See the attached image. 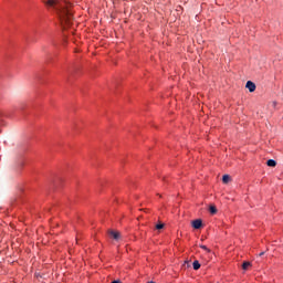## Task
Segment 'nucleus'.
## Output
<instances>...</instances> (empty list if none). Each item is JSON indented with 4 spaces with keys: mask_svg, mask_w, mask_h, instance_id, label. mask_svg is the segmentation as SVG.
<instances>
[{
    "mask_svg": "<svg viewBox=\"0 0 283 283\" xmlns=\"http://www.w3.org/2000/svg\"><path fill=\"white\" fill-rule=\"evenodd\" d=\"M43 3L46 6V8H53L55 10L61 24L63 27H70L72 25V22L74 21V17L72 14V3H70L67 0H42Z\"/></svg>",
    "mask_w": 283,
    "mask_h": 283,
    "instance_id": "obj_1",
    "label": "nucleus"
},
{
    "mask_svg": "<svg viewBox=\"0 0 283 283\" xmlns=\"http://www.w3.org/2000/svg\"><path fill=\"white\" fill-rule=\"evenodd\" d=\"M108 235L112 237L113 240H120V232L108 230Z\"/></svg>",
    "mask_w": 283,
    "mask_h": 283,
    "instance_id": "obj_2",
    "label": "nucleus"
},
{
    "mask_svg": "<svg viewBox=\"0 0 283 283\" xmlns=\"http://www.w3.org/2000/svg\"><path fill=\"white\" fill-rule=\"evenodd\" d=\"M193 229H202V219H197L191 222Z\"/></svg>",
    "mask_w": 283,
    "mask_h": 283,
    "instance_id": "obj_3",
    "label": "nucleus"
},
{
    "mask_svg": "<svg viewBox=\"0 0 283 283\" xmlns=\"http://www.w3.org/2000/svg\"><path fill=\"white\" fill-rule=\"evenodd\" d=\"M245 87L247 90H249V92H255V83H253L252 81H248Z\"/></svg>",
    "mask_w": 283,
    "mask_h": 283,
    "instance_id": "obj_4",
    "label": "nucleus"
},
{
    "mask_svg": "<svg viewBox=\"0 0 283 283\" xmlns=\"http://www.w3.org/2000/svg\"><path fill=\"white\" fill-rule=\"evenodd\" d=\"M266 165L268 167H277V161H275V159H269Z\"/></svg>",
    "mask_w": 283,
    "mask_h": 283,
    "instance_id": "obj_5",
    "label": "nucleus"
},
{
    "mask_svg": "<svg viewBox=\"0 0 283 283\" xmlns=\"http://www.w3.org/2000/svg\"><path fill=\"white\" fill-rule=\"evenodd\" d=\"M231 181V176H229V175H223V177H222V182H223V185H228V182H230Z\"/></svg>",
    "mask_w": 283,
    "mask_h": 283,
    "instance_id": "obj_6",
    "label": "nucleus"
},
{
    "mask_svg": "<svg viewBox=\"0 0 283 283\" xmlns=\"http://www.w3.org/2000/svg\"><path fill=\"white\" fill-rule=\"evenodd\" d=\"M209 211L213 216V214L218 213V208H216V206H210Z\"/></svg>",
    "mask_w": 283,
    "mask_h": 283,
    "instance_id": "obj_7",
    "label": "nucleus"
},
{
    "mask_svg": "<svg viewBox=\"0 0 283 283\" xmlns=\"http://www.w3.org/2000/svg\"><path fill=\"white\" fill-rule=\"evenodd\" d=\"M155 229H157L158 231H160V229H165V223L163 222H158L156 226H155Z\"/></svg>",
    "mask_w": 283,
    "mask_h": 283,
    "instance_id": "obj_8",
    "label": "nucleus"
},
{
    "mask_svg": "<svg viewBox=\"0 0 283 283\" xmlns=\"http://www.w3.org/2000/svg\"><path fill=\"white\" fill-rule=\"evenodd\" d=\"M249 266H251V262H249V261L243 262V264H242L243 271H247V269H249Z\"/></svg>",
    "mask_w": 283,
    "mask_h": 283,
    "instance_id": "obj_9",
    "label": "nucleus"
},
{
    "mask_svg": "<svg viewBox=\"0 0 283 283\" xmlns=\"http://www.w3.org/2000/svg\"><path fill=\"white\" fill-rule=\"evenodd\" d=\"M192 266L195 271H198V269H200V262L193 261Z\"/></svg>",
    "mask_w": 283,
    "mask_h": 283,
    "instance_id": "obj_10",
    "label": "nucleus"
},
{
    "mask_svg": "<svg viewBox=\"0 0 283 283\" xmlns=\"http://www.w3.org/2000/svg\"><path fill=\"white\" fill-rule=\"evenodd\" d=\"M200 249H203V251H207V253H211V250L207 248V245H200Z\"/></svg>",
    "mask_w": 283,
    "mask_h": 283,
    "instance_id": "obj_11",
    "label": "nucleus"
},
{
    "mask_svg": "<svg viewBox=\"0 0 283 283\" xmlns=\"http://www.w3.org/2000/svg\"><path fill=\"white\" fill-rule=\"evenodd\" d=\"M272 107H277V102H273Z\"/></svg>",
    "mask_w": 283,
    "mask_h": 283,
    "instance_id": "obj_12",
    "label": "nucleus"
},
{
    "mask_svg": "<svg viewBox=\"0 0 283 283\" xmlns=\"http://www.w3.org/2000/svg\"><path fill=\"white\" fill-rule=\"evenodd\" d=\"M259 255H260V258H262V255H264V252H261Z\"/></svg>",
    "mask_w": 283,
    "mask_h": 283,
    "instance_id": "obj_13",
    "label": "nucleus"
}]
</instances>
